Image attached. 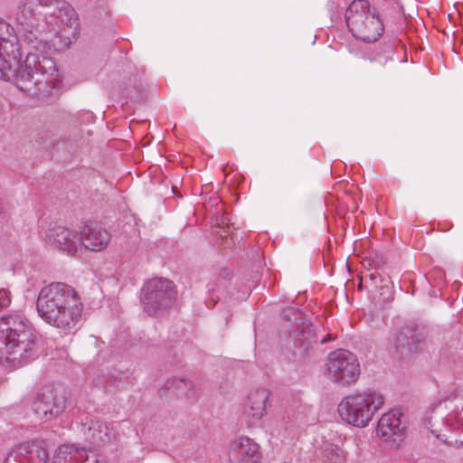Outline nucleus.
Returning a JSON list of instances; mask_svg holds the SVG:
<instances>
[{"label": "nucleus", "mask_w": 463, "mask_h": 463, "mask_svg": "<svg viewBox=\"0 0 463 463\" xmlns=\"http://www.w3.org/2000/svg\"><path fill=\"white\" fill-rule=\"evenodd\" d=\"M176 298L174 283L164 278H155L144 284L141 304L144 311L157 317L170 308Z\"/></svg>", "instance_id": "8"}, {"label": "nucleus", "mask_w": 463, "mask_h": 463, "mask_svg": "<svg viewBox=\"0 0 463 463\" xmlns=\"http://www.w3.org/2000/svg\"><path fill=\"white\" fill-rule=\"evenodd\" d=\"M360 364L354 354L345 349H337L328 354L325 363V377L331 383L348 386L359 378Z\"/></svg>", "instance_id": "7"}, {"label": "nucleus", "mask_w": 463, "mask_h": 463, "mask_svg": "<svg viewBox=\"0 0 463 463\" xmlns=\"http://www.w3.org/2000/svg\"><path fill=\"white\" fill-rule=\"evenodd\" d=\"M326 341H327V339L324 337L321 339V344H325Z\"/></svg>", "instance_id": "27"}, {"label": "nucleus", "mask_w": 463, "mask_h": 463, "mask_svg": "<svg viewBox=\"0 0 463 463\" xmlns=\"http://www.w3.org/2000/svg\"><path fill=\"white\" fill-rule=\"evenodd\" d=\"M52 463H105L98 455L71 444L58 447Z\"/></svg>", "instance_id": "14"}, {"label": "nucleus", "mask_w": 463, "mask_h": 463, "mask_svg": "<svg viewBox=\"0 0 463 463\" xmlns=\"http://www.w3.org/2000/svg\"><path fill=\"white\" fill-rule=\"evenodd\" d=\"M22 33L23 43L28 52L39 53L40 60L46 55L47 41L42 33L52 25L63 46L69 47L79 33V21L73 7L63 0H23L15 16Z\"/></svg>", "instance_id": "1"}, {"label": "nucleus", "mask_w": 463, "mask_h": 463, "mask_svg": "<svg viewBox=\"0 0 463 463\" xmlns=\"http://www.w3.org/2000/svg\"><path fill=\"white\" fill-rule=\"evenodd\" d=\"M88 436L95 446L99 447L109 443L114 433L109 424L100 420H95L90 421Z\"/></svg>", "instance_id": "17"}, {"label": "nucleus", "mask_w": 463, "mask_h": 463, "mask_svg": "<svg viewBox=\"0 0 463 463\" xmlns=\"http://www.w3.org/2000/svg\"><path fill=\"white\" fill-rule=\"evenodd\" d=\"M80 240L82 241V250H90L91 251H101L109 245L111 236L109 232L95 224H87L82 227L80 232Z\"/></svg>", "instance_id": "16"}, {"label": "nucleus", "mask_w": 463, "mask_h": 463, "mask_svg": "<svg viewBox=\"0 0 463 463\" xmlns=\"http://www.w3.org/2000/svg\"><path fill=\"white\" fill-rule=\"evenodd\" d=\"M432 418L425 419L424 420V425L426 428H428L430 432L435 435L437 438L439 437V430L437 429H434V424L431 423Z\"/></svg>", "instance_id": "25"}, {"label": "nucleus", "mask_w": 463, "mask_h": 463, "mask_svg": "<svg viewBox=\"0 0 463 463\" xmlns=\"http://www.w3.org/2000/svg\"><path fill=\"white\" fill-rule=\"evenodd\" d=\"M324 463H345V456L342 449L334 445H329L324 450Z\"/></svg>", "instance_id": "22"}, {"label": "nucleus", "mask_w": 463, "mask_h": 463, "mask_svg": "<svg viewBox=\"0 0 463 463\" xmlns=\"http://www.w3.org/2000/svg\"><path fill=\"white\" fill-rule=\"evenodd\" d=\"M36 308L40 317L48 325L71 332L80 321L83 305L73 287L53 282L41 289Z\"/></svg>", "instance_id": "3"}, {"label": "nucleus", "mask_w": 463, "mask_h": 463, "mask_svg": "<svg viewBox=\"0 0 463 463\" xmlns=\"http://www.w3.org/2000/svg\"><path fill=\"white\" fill-rule=\"evenodd\" d=\"M166 388L175 389L178 395L184 396L190 402H194L199 397L198 390L195 387V384L193 382L187 381L185 379L174 378L168 380L166 382Z\"/></svg>", "instance_id": "20"}, {"label": "nucleus", "mask_w": 463, "mask_h": 463, "mask_svg": "<svg viewBox=\"0 0 463 463\" xmlns=\"http://www.w3.org/2000/svg\"><path fill=\"white\" fill-rule=\"evenodd\" d=\"M9 24L0 19V80L11 81L21 91L32 97H44L51 93L59 81L56 64L52 59L39 53L28 52L20 63L17 36Z\"/></svg>", "instance_id": "2"}, {"label": "nucleus", "mask_w": 463, "mask_h": 463, "mask_svg": "<svg viewBox=\"0 0 463 463\" xmlns=\"http://www.w3.org/2000/svg\"><path fill=\"white\" fill-rule=\"evenodd\" d=\"M259 445L248 437H241L232 442L229 450L231 463H257Z\"/></svg>", "instance_id": "15"}, {"label": "nucleus", "mask_w": 463, "mask_h": 463, "mask_svg": "<svg viewBox=\"0 0 463 463\" xmlns=\"http://www.w3.org/2000/svg\"><path fill=\"white\" fill-rule=\"evenodd\" d=\"M409 335H412V330L411 328H405L403 331L400 332L396 337V348L399 351L400 349L404 348L405 346L411 345V342L409 340Z\"/></svg>", "instance_id": "23"}, {"label": "nucleus", "mask_w": 463, "mask_h": 463, "mask_svg": "<svg viewBox=\"0 0 463 463\" xmlns=\"http://www.w3.org/2000/svg\"><path fill=\"white\" fill-rule=\"evenodd\" d=\"M449 412L446 416V424L453 430L463 431V395H455L448 401Z\"/></svg>", "instance_id": "18"}, {"label": "nucleus", "mask_w": 463, "mask_h": 463, "mask_svg": "<svg viewBox=\"0 0 463 463\" xmlns=\"http://www.w3.org/2000/svg\"><path fill=\"white\" fill-rule=\"evenodd\" d=\"M85 114H86L88 119H92L93 118V114L91 112H86Z\"/></svg>", "instance_id": "26"}, {"label": "nucleus", "mask_w": 463, "mask_h": 463, "mask_svg": "<svg viewBox=\"0 0 463 463\" xmlns=\"http://www.w3.org/2000/svg\"><path fill=\"white\" fill-rule=\"evenodd\" d=\"M402 416L399 410H392L384 413L378 420V436L394 448L401 446L405 435L406 425L402 422Z\"/></svg>", "instance_id": "12"}, {"label": "nucleus", "mask_w": 463, "mask_h": 463, "mask_svg": "<svg viewBox=\"0 0 463 463\" xmlns=\"http://www.w3.org/2000/svg\"><path fill=\"white\" fill-rule=\"evenodd\" d=\"M384 403L383 396L372 390L347 395L339 402L337 411L341 419L354 427H366Z\"/></svg>", "instance_id": "6"}, {"label": "nucleus", "mask_w": 463, "mask_h": 463, "mask_svg": "<svg viewBox=\"0 0 463 463\" xmlns=\"http://www.w3.org/2000/svg\"><path fill=\"white\" fill-rule=\"evenodd\" d=\"M11 303L10 294L6 289H0V311Z\"/></svg>", "instance_id": "24"}, {"label": "nucleus", "mask_w": 463, "mask_h": 463, "mask_svg": "<svg viewBox=\"0 0 463 463\" xmlns=\"http://www.w3.org/2000/svg\"><path fill=\"white\" fill-rule=\"evenodd\" d=\"M393 53L394 48L392 44L385 43L376 46L370 54L369 59L373 62H376L381 66H384L387 64V62L392 61Z\"/></svg>", "instance_id": "21"}, {"label": "nucleus", "mask_w": 463, "mask_h": 463, "mask_svg": "<svg viewBox=\"0 0 463 463\" xmlns=\"http://www.w3.org/2000/svg\"><path fill=\"white\" fill-rule=\"evenodd\" d=\"M36 334L29 322L20 316L0 319V360L23 365L34 359Z\"/></svg>", "instance_id": "4"}, {"label": "nucleus", "mask_w": 463, "mask_h": 463, "mask_svg": "<svg viewBox=\"0 0 463 463\" xmlns=\"http://www.w3.org/2000/svg\"><path fill=\"white\" fill-rule=\"evenodd\" d=\"M345 19L352 35L364 43H374L384 32V25L375 8L367 0H353Z\"/></svg>", "instance_id": "5"}, {"label": "nucleus", "mask_w": 463, "mask_h": 463, "mask_svg": "<svg viewBox=\"0 0 463 463\" xmlns=\"http://www.w3.org/2000/svg\"><path fill=\"white\" fill-rule=\"evenodd\" d=\"M45 241L71 256H76L82 252L80 233L73 229L56 225L47 232Z\"/></svg>", "instance_id": "11"}, {"label": "nucleus", "mask_w": 463, "mask_h": 463, "mask_svg": "<svg viewBox=\"0 0 463 463\" xmlns=\"http://www.w3.org/2000/svg\"><path fill=\"white\" fill-rule=\"evenodd\" d=\"M269 398V392L267 389L260 388L251 391L241 405L240 421L247 427L256 426L266 414Z\"/></svg>", "instance_id": "10"}, {"label": "nucleus", "mask_w": 463, "mask_h": 463, "mask_svg": "<svg viewBox=\"0 0 463 463\" xmlns=\"http://www.w3.org/2000/svg\"><path fill=\"white\" fill-rule=\"evenodd\" d=\"M49 453L43 441L22 443L10 451L4 463H48Z\"/></svg>", "instance_id": "13"}, {"label": "nucleus", "mask_w": 463, "mask_h": 463, "mask_svg": "<svg viewBox=\"0 0 463 463\" xmlns=\"http://www.w3.org/2000/svg\"><path fill=\"white\" fill-rule=\"evenodd\" d=\"M317 336L312 324L304 325L301 330L297 334L294 344L302 353L312 349L317 343Z\"/></svg>", "instance_id": "19"}, {"label": "nucleus", "mask_w": 463, "mask_h": 463, "mask_svg": "<svg viewBox=\"0 0 463 463\" xmlns=\"http://www.w3.org/2000/svg\"><path fill=\"white\" fill-rule=\"evenodd\" d=\"M66 400L52 387H44L33 402V410L38 418L49 421L58 417L65 409Z\"/></svg>", "instance_id": "9"}]
</instances>
